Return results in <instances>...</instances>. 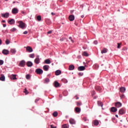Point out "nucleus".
<instances>
[{
  "instance_id": "79ce46f5",
  "label": "nucleus",
  "mask_w": 128,
  "mask_h": 128,
  "mask_svg": "<svg viewBox=\"0 0 128 128\" xmlns=\"http://www.w3.org/2000/svg\"><path fill=\"white\" fill-rule=\"evenodd\" d=\"M30 78V76L29 74H27V75H26V79H27V80H29V78Z\"/></svg>"
},
{
  "instance_id": "aec40b11",
  "label": "nucleus",
  "mask_w": 128,
  "mask_h": 128,
  "mask_svg": "<svg viewBox=\"0 0 128 128\" xmlns=\"http://www.w3.org/2000/svg\"><path fill=\"white\" fill-rule=\"evenodd\" d=\"M120 90L121 92L124 93L126 92V88L124 87H122L120 88Z\"/></svg>"
},
{
  "instance_id": "e433bc0d",
  "label": "nucleus",
  "mask_w": 128,
  "mask_h": 128,
  "mask_svg": "<svg viewBox=\"0 0 128 128\" xmlns=\"http://www.w3.org/2000/svg\"><path fill=\"white\" fill-rule=\"evenodd\" d=\"M37 20H38V21H41V20H42V17H41L40 16H37Z\"/></svg>"
},
{
  "instance_id": "49530a36",
  "label": "nucleus",
  "mask_w": 128,
  "mask_h": 128,
  "mask_svg": "<svg viewBox=\"0 0 128 128\" xmlns=\"http://www.w3.org/2000/svg\"><path fill=\"white\" fill-rule=\"evenodd\" d=\"M96 94V92L95 91H93L92 92V96H94Z\"/></svg>"
},
{
  "instance_id": "58836bf2",
  "label": "nucleus",
  "mask_w": 128,
  "mask_h": 128,
  "mask_svg": "<svg viewBox=\"0 0 128 128\" xmlns=\"http://www.w3.org/2000/svg\"><path fill=\"white\" fill-rule=\"evenodd\" d=\"M6 42V44L8 45V44H10V40H6V42Z\"/></svg>"
},
{
  "instance_id": "c03bdc74",
  "label": "nucleus",
  "mask_w": 128,
  "mask_h": 128,
  "mask_svg": "<svg viewBox=\"0 0 128 128\" xmlns=\"http://www.w3.org/2000/svg\"><path fill=\"white\" fill-rule=\"evenodd\" d=\"M76 105H77V106H80L82 105V103H80V102H77Z\"/></svg>"
},
{
  "instance_id": "6e6552de",
  "label": "nucleus",
  "mask_w": 128,
  "mask_h": 128,
  "mask_svg": "<svg viewBox=\"0 0 128 128\" xmlns=\"http://www.w3.org/2000/svg\"><path fill=\"white\" fill-rule=\"evenodd\" d=\"M18 10L16 8H14L12 10V14H18Z\"/></svg>"
},
{
  "instance_id": "7c9ffc66",
  "label": "nucleus",
  "mask_w": 128,
  "mask_h": 128,
  "mask_svg": "<svg viewBox=\"0 0 128 128\" xmlns=\"http://www.w3.org/2000/svg\"><path fill=\"white\" fill-rule=\"evenodd\" d=\"M98 105L102 107L103 104L100 101H98Z\"/></svg>"
},
{
  "instance_id": "ddd939ff",
  "label": "nucleus",
  "mask_w": 128,
  "mask_h": 128,
  "mask_svg": "<svg viewBox=\"0 0 128 128\" xmlns=\"http://www.w3.org/2000/svg\"><path fill=\"white\" fill-rule=\"evenodd\" d=\"M54 86L56 88H59L60 87V84H59L57 81H54Z\"/></svg>"
},
{
  "instance_id": "7ed1b4c3",
  "label": "nucleus",
  "mask_w": 128,
  "mask_h": 128,
  "mask_svg": "<svg viewBox=\"0 0 128 128\" xmlns=\"http://www.w3.org/2000/svg\"><path fill=\"white\" fill-rule=\"evenodd\" d=\"M2 53L3 54L6 56L10 54V51L8 50L4 49L3 50Z\"/></svg>"
},
{
  "instance_id": "bb28decb",
  "label": "nucleus",
  "mask_w": 128,
  "mask_h": 128,
  "mask_svg": "<svg viewBox=\"0 0 128 128\" xmlns=\"http://www.w3.org/2000/svg\"><path fill=\"white\" fill-rule=\"evenodd\" d=\"M45 62V64H49L51 63V61L50 60V59H47L46 60H45V61L44 62Z\"/></svg>"
},
{
  "instance_id": "b1692460",
  "label": "nucleus",
  "mask_w": 128,
  "mask_h": 128,
  "mask_svg": "<svg viewBox=\"0 0 128 128\" xmlns=\"http://www.w3.org/2000/svg\"><path fill=\"white\" fill-rule=\"evenodd\" d=\"M62 74V72L60 70H58L56 72V76H59Z\"/></svg>"
},
{
  "instance_id": "ea45409f",
  "label": "nucleus",
  "mask_w": 128,
  "mask_h": 128,
  "mask_svg": "<svg viewBox=\"0 0 128 128\" xmlns=\"http://www.w3.org/2000/svg\"><path fill=\"white\" fill-rule=\"evenodd\" d=\"M121 44H122V43H118V49L120 48Z\"/></svg>"
},
{
  "instance_id": "bf43d9fd",
  "label": "nucleus",
  "mask_w": 128,
  "mask_h": 128,
  "mask_svg": "<svg viewBox=\"0 0 128 128\" xmlns=\"http://www.w3.org/2000/svg\"><path fill=\"white\" fill-rule=\"evenodd\" d=\"M52 16H54V15H55V14H54L53 12H52Z\"/></svg>"
},
{
  "instance_id": "39448f33",
  "label": "nucleus",
  "mask_w": 128,
  "mask_h": 128,
  "mask_svg": "<svg viewBox=\"0 0 128 128\" xmlns=\"http://www.w3.org/2000/svg\"><path fill=\"white\" fill-rule=\"evenodd\" d=\"M2 17L4 18H8L10 17V13L6 12L4 14H2Z\"/></svg>"
},
{
  "instance_id": "2eb2a0df",
  "label": "nucleus",
  "mask_w": 128,
  "mask_h": 128,
  "mask_svg": "<svg viewBox=\"0 0 128 128\" xmlns=\"http://www.w3.org/2000/svg\"><path fill=\"white\" fill-rule=\"evenodd\" d=\"M86 70V67L84 66H78V70L79 71H82Z\"/></svg>"
},
{
  "instance_id": "c9c22d12",
  "label": "nucleus",
  "mask_w": 128,
  "mask_h": 128,
  "mask_svg": "<svg viewBox=\"0 0 128 128\" xmlns=\"http://www.w3.org/2000/svg\"><path fill=\"white\" fill-rule=\"evenodd\" d=\"M29 56H30V58H34V54H30L29 55Z\"/></svg>"
},
{
  "instance_id": "f03ea898",
  "label": "nucleus",
  "mask_w": 128,
  "mask_h": 128,
  "mask_svg": "<svg viewBox=\"0 0 128 128\" xmlns=\"http://www.w3.org/2000/svg\"><path fill=\"white\" fill-rule=\"evenodd\" d=\"M36 74L40 75L43 74V70L40 68H37L36 70Z\"/></svg>"
},
{
  "instance_id": "20e7f679",
  "label": "nucleus",
  "mask_w": 128,
  "mask_h": 128,
  "mask_svg": "<svg viewBox=\"0 0 128 128\" xmlns=\"http://www.w3.org/2000/svg\"><path fill=\"white\" fill-rule=\"evenodd\" d=\"M125 113H126V111L123 108L120 110L119 114L123 115V114H124Z\"/></svg>"
},
{
  "instance_id": "412c9836",
  "label": "nucleus",
  "mask_w": 128,
  "mask_h": 128,
  "mask_svg": "<svg viewBox=\"0 0 128 128\" xmlns=\"http://www.w3.org/2000/svg\"><path fill=\"white\" fill-rule=\"evenodd\" d=\"M93 124L95 126H98L99 124V122L98 120H94Z\"/></svg>"
},
{
  "instance_id": "423d86ee",
  "label": "nucleus",
  "mask_w": 128,
  "mask_h": 128,
  "mask_svg": "<svg viewBox=\"0 0 128 128\" xmlns=\"http://www.w3.org/2000/svg\"><path fill=\"white\" fill-rule=\"evenodd\" d=\"M26 62L24 60H22L20 62L19 66L21 67H24L25 66Z\"/></svg>"
},
{
  "instance_id": "052dcab7",
  "label": "nucleus",
  "mask_w": 128,
  "mask_h": 128,
  "mask_svg": "<svg viewBox=\"0 0 128 128\" xmlns=\"http://www.w3.org/2000/svg\"><path fill=\"white\" fill-rule=\"evenodd\" d=\"M2 22L3 23H5V22H6V20H3L2 21Z\"/></svg>"
},
{
  "instance_id": "09e8293b",
  "label": "nucleus",
  "mask_w": 128,
  "mask_h": 128,
  "mask_svg": "<svg viewBox=\"0 0 128 128\" xmlns=\"http://www.w3.org/2000/svg\"><path fill=\"white\" fill-rule=\"evenodd\" d=\"M69 40H70V42H74V40H72V37H69Z\"/></svg>"
},
{
  "instance_id": "473e14b6",
  "label": "nucleus",
  "mask_w": 128,
  "mask_h": 128,
  "mask_svg": "<svg viewBox=\"0 0 128 128\" xmlns=\"http://www.w3.org/2000/svg\"><path fill=\"white\" fill-rule=\"evenodd\" d=\"M24 93L26 95H27L28 94H29V92H28V90H26V88H25L24 89Z\"/></svg>"
},
{
  "instance_id": "864d4df0",
  "label": "nucleus",
  "mask_w": 128,
  "mask_h": 128,
  "mask_svg": "<svg viewBox=\"0 0 128 128\" xmlns=\"http://www.w3.org/2000/svg\"><path fill=\"white\" fill-rule=\"evenodd\" d=\"M50 128H56V126H54L53 125H50Z\"/></svg>"
},
{
  "instance_id": "8fccbe9b",
  "label": "nucleus",
  "mask_w": 128,
  "mask_h": 128,
  "mask_svg": "<svg viewBox=\"0 0 128 128\" xmlns=\"http://www.w3.org/2000/svg\"><path fill=\"white\" fill-rule=\"evenodd\" d=\"M52 30H50V31H48V34H52Z\"/></svg>"
},
{
  "instance_id": "a878e982",
  "label": "nucleus",
  "mask_w": 128,
  "mask_h": 128,
  "mask_svg": "<svg viewBox=\"0 0 128 128\" xmlns=\"http://www.w3.org/2000/svg\"><path fill=\"white\" fill-rule=\"evenodd\" d=\"M107 52V49L106 48H104L103 50L101 51V54H106Z\"/></svg>"
},
{
  "instance_id": "f257e3e1",
  "label": "nucleus",
  "mask_w": 128,
  "mask_h": 128,
  "mask_svg": "<svg viewBox=\"0 0 128 128\" xmlns=\"http://www.w3.org/2000/svg\"><path fill=\"white\" fill-rule=\"evenodd\" d=\"M19 24V28L24 29L25 28V24L22 21H19L18 22Z\"/></svg>"
},
{
  "instance_id": "1a4fd4ad",
  "label": "nucleus",
  "mask_w": 128,
  "mask_h": 128,
  "mask_svg": "<svg viewBox=\"0 0 128 128\" xmlns=\"http://www.w3.org/2000/svg\"><path fill=\"white\" fill-rule=\"evenodd\" d=\"M68 20L70 22L74 21V15L69 16Z\"/></svg>"
},
{
  "instance_id": "cd10ccee",
  "label": "nucleus",
  "mask_w": 128,
  "mask_h": 128,
  "mask_svg": "<svg viewBox=\"0 0 128 128\" xmlns=\"http://www.w3.org/2000/svg\"><path fill=\"white\" fill-rule=\"evenodd\" d=\"M6 79L4 74H1V76L0 77V80L2 81H4Z\"/></svg>"
},
{
  "instance_id": "4be33fe9",
  "label": "nucleus",
  "mask_w": 128,
  "mask_h": 128,
  "mask_svg": "<svg viewBox=\"0 0 128 128\" xmlns=\"http://www.w3.org/2000/svg\"><path fill=\"white\" fill-rule=\"evenodd\" d=\"M74 69V65H70L68 67L69 70H72Z\"/></svg>"
},
{
  "instance_id": "f3484780",
  "label": "nucleus",
  "mask_w": 128,
  "mask_h": 128,
  "mask_svg": "<svg viewBox=\"0 0 128 128\" xmlns=\"http://www.w3.org/2000/svg\"><path fill=\"white\" fill-rule=\"evenodd\" d=\"M110 111L112 112H117V108L115 107H112Z\"/></svg>"
},
{
  "instance_id": "4c0bfd02",
  "label": "nucleus",
  "mask_w": 128,
  "mask_h": 128,
  "mask_svg": "<svg viewBox=\"0 0 128 128\" xmlns=\"http://www.w3.org/2000/svg\"><path fill=\"white\" fill-rule=\"evenodd\" d=\"M16 30V28H14L10 30L11 32H14Z\"/></svg>"
},
{
  "instance_id": "4d7b16f0",
  "label": "nucleus",
  "mask_w": 128,
  "mask_h": 128,
  "mask_svg": "<svg viewBox=\"0 0 128 128\" xmlns=\"http://www.w3.org/2000/svg\"><path fill=\"white\" fill-rule=\"evenodd\" d=\"M2 44V40L0 39V45Z\"/></svg>"
},
{
  "instance_id": "5701e85b",
  "label": "nucleus",
  "mask_w": 128,
  "mask_h": 128,
  "mask_svg": "<svg viewBox=\"0 0 128 128\" xmlns=\"http://www.w3.org/2000/svg\"><path fill=\"white\" fill-rule=\"evenodd\" d=\"M75 112L76 113H80V108L76 107V108H75Z\"/></svg>"
},
{
  "instance_id": "6ab92c4d",
  "label": "nucleus",
  "mask_w": 128,
  "mask_h": 128,
  "mask_svg": "<svg viewBox=\"0 0 128 128\" xmlns=\"http://www.w3.org/2000/svg\"><path fill=\"white\" fill-rule=\"evenodd\" d=\"M26 65L28 66V67H31L32 66L33 64L32 62H28L26 63Z\"/></svg>"
},
{
  "instance_id": "c756f323",
  "label": "nucleus",
  "mask_w": 128,
  "mask_h": 128,
  "mask_svg": "<svg viewBox=\"0 0 128 128\" xmlns=\"http://www.w3.org/2000/svg\"><path fill=\"white\" fill-rule=\"evenodd\" d=\"M52 116H54V117L56 118L58 116V113L57 112H54V113H52Z\"/></svg>"
},
{
  "instance_id": "2f4dec72",
  "label": "nucleus",
  "mask_w": 128,
  "mask_h": 128,
  "mask_svg": "<svg viewBox=\"0 0 128 128\" xmlns=\"http://www.w3.org/2000/svg\"><path fill=\"white\" fill-rule=\"evenodd\" d=\"M50 82V79L48 78H46L45 81H44V84H48Z\"/></svg>"
},
{
  "instance_id": "3c124183",
  "label": "nucleus",
  "mask_w": 128,
  "mask_h": 128,
  "mask_svg": "<svg viewBox=\"0 0 128 128\" xmlns=\"http://www.w3.org/2000/svg\"><path fill=\"white\" fill-rule=\"evenodd\" d=\"M94 44H98V42H97V40H95L94 42Z\"/></svg>"
},
{
  "instance_id": "338daca9",
  "label": "nucleus",
  "mask_w": 128,
  "mask_h": 128,
  "mask_svg": "<svg viewBox=\"0 0 128 128\" xmlns=\"http://www.w3.org/2000/svg\"><path fill=\"white\" fill-rule=\"evenodd\" d=\"M22 14H24V12H22Z\"/></svg>"
},
{
  "instance_id": "f704fd0d",
  "label": "nucleus",
  "mask_w": 128,
  "mask_h": 128,
  "mask_svg": "<svg viewBox=\"0 0 128 128\" xmlns=\"http://www.w3.org/2000/svg\"><path fill=\"white\" fill-rule=\"evenodd\" d=\"M62 128H68V124H64L62 126Z\"/></svg>"
},
{
  "instance_id": "6e6d98bb",
  "label": "nucleus",
  "mask_w": 128,
  "mask_h": 128,
  "mask_svg": "<svg viewBox=\"0 0 128 128\" xmlns=\"http://www.w3.org/2000/svg\"><path fill=\"white\" fill-rule=\"evenodd\" d=\"M38 100H39V99H36L35 100V102L37 103V102H38Z\"/></svg>"
},
{
  "instance_id": "a18cd8bd",
  "label": "nucleus",
  "mask_w": 128,
  "mask_h": 128,
  "mask_svg": "<svg viewBox=\"0 0 128 128\" xmlns=\"http://www.w3.org/2000/svg\"><path fill=\"white\" fill-rule=\"evenodd\" d=\"M78 76H84V73L83 72H79Z\"/></svg>"
},
{
  "instance_id": "69168bd1",
  "label": "nucleus",
  "mask_w": 128,
  "mask_h": 128,
  "mask_svg": "<svg viewBox=\"0 0 128 128\" xmlns=\"http://www.w3.org/2000/svg\"><path fill=\"white\" fill-rule=\"evenodd\" d=\"M78 98H78V97H77V98H76V100H78Z\"/></svg>"
},
{
  "instance_id": "680f3d73",
  "label": "nucleus",
  "mask_w": 128,
  "mask_h": 128,
  "mask_svg": "<svg viewBox=\"0 0 128 128\" xmlns=\"http://www.w3.org/2000/svg\"><path fill=\"white\" fill-rule=\"evenodd\" d=\"M116 117L118 118V114H116Z\"/></svg>"
},
{
  "instance_id": "de8ad7c7",
  "label": "nucleus",
  "mask_w": 128,
  "mask_h": 128,
  "mask_svg": "<svg viewBox=\"0 0 128 128\" xmlns=\"http://www.w3.org/2000/svg\"><path fill=\"white\" fill-rule=\"evenodd\" d=\"M120 98H124V94H122V95H121V96H120Z\"/></svg>"
},
{
  "instance_id": "a19ab883",
  "label": "nucleus",
  "mask_w": 128,
  "mask_h": 128,
  "mask_svg": "<svg viewBox=\"0 0 128 128\" xmlns=\"http://www.w3.org/2000/svg\"><path fill=\"white\" fill-rule=\"evenodd\" d=\"M50 22V20L48 19L46 20V24H47L48 25H49L50 24H51V22H50V23H48V22Z\"/></svg>"
},
{
  "instance_id": "13d9d810",
  "label": "nucleus",
  "mask_w": 128,
  "mask_h": 128,
  "mask_svg": "<svg viewBox=\"0 0 128 128\" xmlns=\"http://www.w3.org/2000/svg\"><path fill=\"white\" fill-rule=\"evenodd\" d=\"M6 24H3L4 28H6Z\"/></svg>"
},
{
  "instance_id": "72a5a7b5",
  "label": "nucleus",
  "mask_w": 128,
  "mask_h": 128,
  "mask_svg": "<svg viewBox=\"0 0 128 128\" xmlns=\"http://www.w3.org/2000/svg\"><path fill=\"white\" fill-rule=\"evenodd\" d=\"M82 56H88V54L86 52H84L82 53Z\"/></svg>"
},
{
  "instance_id": "e2e57ef3",
  "label": "nucleus",
  "mask_w": 128,
  "mask_h": 128,
  "mask_svg": "<svg viewBox=\"0 0 128 128\" xmlns=\"http://www.w3.org/2000/svg\"><path fill=\"white\" fill-rule=\"evenodd\" d=\"M84 18V15L81 16V18Z\"/></svg>"
},
{
  "instance_id": "774afa93",
  "label": "nucleus",
  "mask_w": 128,
  "mask_h": 128,
  "mask_svg": "<svg viewBox=\"0 0 128 128\" xmlns=\"http://www.w3.org/2000/svg\"><path fill=\"white\" fill-rule=\"evenodd\" d=\"M95 98H96V97H94V99H95Z\"/></svg>"
},
{
  "instance_id": "5fc2aeb1",
  "label": "nucleus",
  "mask_w": 128,
  "mask_h": 128,
  "mask_svg": "<svg viewBox=\"0 0 128 128\" xmlns=\"http://www.w3.org/2000/svg\"><path fill=\"white\" fill-rule=\"evenodd\" d=\"M83 120H84V122H86V121H87V119H86V118H83Z\"/></svg>"
},
{
  "instance_id": "0e129e2a",
  "label": "nucleus",
  "mask_w": 128,
  "mask_h": 128,
  "mask_svg": "<svg viewBox=\"0 0 128 128\" xmlns=\"http://www.w3.org/2000/svg\"><path fill=\"white\" fill-rule=\"evenodd\" d=\"M62 80L66 81V83L68 82V81H67L66 80Z\"/></svg>"
},
{
  "instance_id": "393cba45",
  "label": "nucleus",
  "mask_w": 128,
  "mask_h": 128,
  "mask_svg": "<svg viewBox=\"0 0 128 128\" xmlns=\"http://www.w3.org/2000/svg\"><path fill=\"white\" fill-rule=\"evenodd\" d=\"M95 89L97 91L100 92L101 90H102V88H100V86H95Z\"/></svg>"
},
{
  "instance_id": "603ef678",
  "label": "nucleus",
  "mask_w": 128,
  "mask_h": 128,
  "mask_svg": "<svg viewBox=\"0 0 128 128\" xmlns=\"http://www.w3.org/2000/svg\"><path fill=\"white\" fill-rule=\"evenodd\" d=\"M24 34H28V32L26 30L25 32H23Z\"/></svg>"
},
{
  "instance_id": "f8f14e48",
  "label": "nucleus",
  "mask_w": 128,
  "mask_h": 128,
  "mask_svg": "<svg viewBox=\"0 0 128 128\" xmlns=\"http://www.w3.org/2000/svg\"><path fill=\"white\" fill-rule=\"evenodd\" d=\"M14 22H15V21L14 19H10V20H8V23L12 25V24H14Z\"/></svg>"
},
{
  "instance_id": "9d476101",
  "label": "nucleus",
  "mask_w": 128,
  "mask_h": 128,
  "mask_svg": "<svg viewBox=\"0 0 128 128\" xmlns=\"http://www.w3.org/2000/svg\"><path fill=\"white\" fill-rule=\"evenodd\" d=\"M69 122L71 124H76V120L74 118H71L69 120Z\"/></svg>"
},
{
  "instance_id": "c85d7f7f",
  "label": "nucleus",
  "mask_w": 128,
  "mask_h": 128,
  "mask_svg": "<svg viewBox=\"0 0 128 128\" xmlns=\"http://www.w3.org/2000/svg\"><path fill=\"white\" fill-rule=\"evenodd\" d=\"M16 49H14V48H12V49H11L10 50V52L12 54H16Z\"/></svg>"
},
{
  "instance_id": "a211bd4d",
  "label": "nucleus",
  "mask_w": 128,
  "mask_h": 128,
  "mask_svg": "<svg viewBox=\"0 0 128 128\" xmlns=\"http://www.w3.org/2000/svg\"><path fill=\"white\" fill-rule=\"evenodd\" d=\"M43 69L45 71H48L49 70V66L45 65L43 66Z\"/></svg>"
},
{
  "instance_id": "37998d69",
  "label": "nucleus",
  "mask_w": 128,
  "mask_h": 128,
  "mask_svg": "<svg viewBox=\"0 0 128 128\" xmlns=\"http://www.w3.org/2000/svg\"><path fill=\"white\" fill-rule=\"evenodd\" d=\"M4 62L3 60H0V64L1 66L3 65L4 64Z\"/></svg>"
},
{
  "instance_id": "4468645a",
  "label": "nucleus",
  "mask_w": 128,
  "mask_h": 128,
  "mask_svg": "<svg viewBox=\"0 0 128 128\" xmlns=\"http://www.w3.org/2000/svg\"><path fill=\"white\" fill-rule=\"evenodd\" d=\"M10 79L12 80H17L16 74H12L11 76H10Z\"/></svg>"
},
{
  "instance_id": "9b49d317",
  "label": "nucleus",
  "mask_w": 128,
  "mask_h": 128,
  "mask_svg": "<svg viewBox=\"0 0 128 128\" xmlns=\"http://www.w3.org/2000/svg\"><path fill=\"white\" fill-rule=\"evenodd\" d=\"M122 104L120 102H118L115 104V106L117 108H120L122 106Z\"/></svg>"
},
{
  "instance_id": "dca6fc26",
  "label": "nucleus",
  "mask_w": 128,
  "mask_h": 128,
  "mask_svg": "<svg viewBox=\"0 0 128 128\" xmlns=\"http://www.w3.org/2000/svg\"><path fill=\"white\" fill-rule=\"evenodd\" d=\"M40 58L38 56L37 58H35V60H34V62L36 64H38L40 63Z\"/></svg>"
},
{
  "instance_id": "0eeeda50",
  "label": "nucleus",
  "mask_w": 128,
  "mask_h": 128,
  "mask_svg": "<svg viewBox=\"0 0 128 128\" xmlns=\"http://www.w3.org/2000/svg\"><path fill=\"white\" fill-rule=\"evenodd\" d=\"M26 50L28 52H33V49L30 46H27V47H26Z\"/></svg>"
}]
</instances>
